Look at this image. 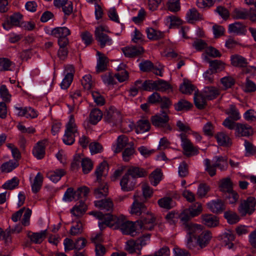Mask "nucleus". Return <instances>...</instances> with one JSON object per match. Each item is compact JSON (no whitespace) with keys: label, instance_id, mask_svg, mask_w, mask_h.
<instances>
[{"label":"nucleus","instance_id":"obj_1","mask_svg":"<svg viewBox=\"0 0 256 256\" xmlns=\"http://www.w3.org/2000/svg\"><path fill=\"white\" fill-rule=\"evenodd\" d=\"M134 202L131 206L130 213L136 216L143 215L136 221L140 230H152L154 226L155 218L154 215L146 211V208L143 204L144 200L142 196L135 194L134 196Z\"/></svg>","mask_w":256,"mask_h":256},{"label":"nucleus","instance_id":"obj_2","mask_svg":"<svg viewBox=\"0 0 256 256\" xmlns=\"http://www.w3.org/2000/svg\"><path fill=\"white\" fill-rule=\"evenodd\" d=\"M78 135V129L74 122V117L70 115L68 122L66 124V129L62 138L63 142L67 145H71L74 142L75 137Z\"/></svg>","mask_w":256,"mask_h":256},{"label":"nucleus","instance_id":"obj_3","mask_svg":"<svg viewBox=\"0 0 256 256\" xmlns=\"http://www.w3.org/2000/svg\"><path fill=\"white\" fill-rule=\"evenodd\" d=\"M168 110H162L160 113L152 116L151 118L152 124L156 127L160 128L165 132L171 130L172 128L168 124L169 118L168 116Z\"/></svg>","mask_w":256,"mask_h":256},{"label":"nucleus","instance_id":"obj_4","mask_svg":"<svg viewBox=\"0 0 256 256\" xmlns=\"http://www.w3.org/2000/svg\"><path fill=\"white\" fill-rule=\"evenodd\" d=\"M256 205V200L254 198L250 196L242 200L238 208L239 213L242 216L246 214L250 215L255 210Z\"/></svg>","mask_w":256,"mask_h":256},{"label":"nucleus","instance_id":"obj_5","mask_svg":"<svg viewBox=\"0 0 256 256\" xmlns=\"http://www.w3.org/2000/svg\"><path fill=\"white\" fill-rule=\"evenodd\" d=\"M105 31V28L102 26L96 28L95 30L96 40L102 48L106 46H110L112 44V38L104 32Z\"/></svg>","mask_w":256,"mask_h":256},{"label":"nucleus","instance_id":"obj_6","mask_svg":"<svg viewBox=\"0 0 256 256\" xmlns=\"http://www.w3.org/2000/svg\"><path fill=\"white\" fill-rule=\"evenodd\" d=\"M104 119L108 123L116 125L121 122L122 116L115 108L110 107L104 114Z\"/></svg>","mask_w":256,"mask_h":256},{"label":"nucleus","instance_id":"obj_7","mask_svg":"<svg viewBox=\"0 0 256 256\" xmlns=\"http://www.w3.org/2000/svg\"><path fill=\"white\" fill-rule=\"evenodd\" d=\"M108 219H106L104 223L107 226L114 230H120L126 220L122 215L120 216H116L110 214L108 216Z\"/></svg>","mask_w":256,"mask_h":256},{"label":"nucleus","instance_id":"obj_8","mask_svg":"<svg viewBox=\"0 0 256 256\" xmlns=\"http://www.w3.org/2000/svg\"><path fill=\"white\" fill-rule=\"evenodd\" d=\"M22 15L20 12H16L10 16L9 18L2 24L4 28L8 30L12 27L20 26V22Z\"/></svg>","mask_w":256,"mask_h":256},{"label":"nucleus","instance_id":"obj_9","mask_svg":"<svg viewBox=\"0 0 256 256\" xmlns=\"http://www.w3.org/2000/svg\"><path fill=\"white\" fill-rule=\"evenodd\" d=\"M120 185L121 189L124 192H130L134 189L136 185L135 180L130 178L126 173L122 176Z\"/></svg>","mask_w":256,"mask_h":256},{"label":"nucleus","instance_id":"obj_10","mask_svg":"<svg viewBox=\"0 0 256 256\" xmlns=\"http://www.w3.org/2000/svg\"><path fill=\"white\" fill-rule=\"evenodd\" d=\"M137 230H140L136 222L134 223L132 222L127 220H126L120 229L123 234H130L132 236H134V233Z\"/></svg>","mask_w":256,"mask_h":256},{"label":"nucleus","instance_id":"obj_11","mask_svg":"<svg viewBox=\"0 0 256 256\" xmlns=\"http://www.w3.org/2000/svg\"><path fill=\"white\" fill-rule=\"evenodd\" d=\"M66 74L60 84V86L62 89H67L72 83L74 72V68L72 66H68L66 68Z\"/></svg>","mask_w":256,"mask_h":256},{"label":"nucleus","instance_id":"obj_12","mask_svg":"<svg viewBox=\"0 0 256 256\" xmlns=\"http://www.w3.org/2000/svg\"><path fill=\"white\" fill-rule=\"evenodd\" d=\"M122 50L124 56L128 58L138 56L144 52V49L142 47L136 46L122 48Z\"/></svg>","mask_w":256,"mask_h":256},{"label":"nucleus","instance_id":"obj_13","mask_svg":"<svg viewBox=\"0 0 256 256\" xmlns=\"http://www.w3.org/2000/svg\"><path fill=\"white\" fill-rule=\"evenodd\" d=\"M212 238V233L208 230L202 232L197 236L199 248L202 250L206 248L210 243Z\"/></svg>","mask_w":256,"mask_h":256},{"label":"nucleus","instance_id":"obj_14","mask_svg":"<svg viewBox=\"0 0 256 256\" xmlns=\"http://www.w3.org/2000/svg\"><path fill=\"white\" fill-rule=\"evenodd\" d=\"M46 230H42L39 232H32L30 231L27 232V236L31 242L36 244H41L46 238Z\"/></svg>","mask_w":256,"mask_h":256},{"label":"nucleus","instance_id":"obj_15","mask_svg":"<svg viewBox=\"0 0 256 256\" xmlns=\"http://www.w3.org/2000/svg\"><path fill=\"white\" fill-rule=\"evenodd\" d=\"M180 136L182 141V146L185 154L188 156L191 155L192 152L195 151V148L192 143L187 138L184 134H180Z\"/></svg>","mask_w":256,"mask_h":256},{"label":"nucleus","instance_id":"obj_16","mask_svg":"<svg viewBox=\"0 0 256 256\" xmlns=\"http://www.w3.org/2000/svg\"><path fill=\"white\" fill-rule=\"evenodd\" d=\"M126 174L134 180L136 178L144 177L148 174L144 169L134 166H131L128 168Z\"/></svg>","mask_w":256,"mask_h":256},{"label":"nucleus","instance_id":"obj_17","mask_svg":"<svg viewBox=\"0 0 256 256\" xmlns=\"http://www.w3.org/2000/svg\"><path fill=\"white\" fill-rule=\"evenodd\" d=\"M184 228L186 231L188 236H196V234H199L202 230V226L192 222L184 224Z\"/></svg>","mask_w":256,"mask_h":256},{"label":"nucleus","instance_id":"obj_18","mask_svg":"<svg viewBox=\"0 0 256 256\" xmlns=\"http://www.w3.org/2000/svg\"><path fill=\"white\" fill-rule=\"evenodd\" d=\"M215 138L218 144L224 147H228L232 145V140L230 137L224 132H218Z\"/></svg>","mask_w":256,"mask_h":256},{"label":"nucleus","instance_id":"obj_19","mask_svg":"<svg viewBox=\"0 0 256 256\" xmlns=\"http://www.w3.org/2000/svg\"><path fill=\"white\" fill-rule=\"evenodd\" d=\"M94 206L100 208L106 212L112 211L114 207L113 202L110 199H105L94 202Z\"/></svg>","mask_w":256,"mask_h":256},{"label":"nucleus","instance_id":"obj_20","mask_svg":"<svg viewBox=\"0 0 256 256\" xmlns=\"http://www.w3.org/2000/svg\"><path fill=\"white\" fill-rule=\"evenodd\" d=\"M97 55L98 56V58L97 60L96 72L100 73L106 70L108 66L107 58L98 51L97 52Z\"/></svg>","mask_w":256,"mask_h":256},{"label":"nucleus","instance_id":"obj_21","mask_svg":"<svg viewBox=\"0 0 256 256\" xmlns=\"http://www.w3.org/2000/svg\"><path fill=\"white\" fill-rule=\"evenodd\" d=\"M207 206L210 211L214 213H220L224 210V205L220 200H212Z\"/></svg>","mask_w":256,"mask_h":256},{"label":"nucleus","instance_id":"obj_22","mask_svg":"<svg viewBox=\"0 0 256 256\" xmlns=\"http://www.w3.org/2000/svg\"><path fill=\"white\" fill-rule=\"evenodd\" d=\"M108 164L106 162H101L96 168L95 171V174L96 176V181L100 182L102 181V177L105 176L108 173Z\"/></svg>","mask_w":256,"mask_h":256},{"label":"nucleus","instance_id":"obj_23","mask_svg":"<svg viewBox=\"0 0 256 256\" xmlns=\"http://www.w3.org/2000/svg\"><path fill=\"white\" fill-rule=\"evenodd\" d=\"M158 204L160 208L166 210H170L176 206V202L172 198L168 196H165L159 199L158 200Z\"/></svg>","mask_w":256,"mask_h":256},{"label":"nucleus","instance_id":"obj_24","mask_svg":"<svg viewBox=\"0 0 256 256\" xmlns=\"http://www.w3.org/2000/svg\"><path fill=\"white\" fill-rule=\"evenodd\" d=\"M228 30L230 33L240 35L244 34L246 29L245 26L242 22H236L229 24Z\"/></svg>","mask_w":256,"mask_h":256},{"label":"nucleus","instance_id":"obj_25","mask_svg":"<svg viewBox=\"0 0 256 256\" xmlns=\"http://www.w3.org/2000/svg\"><path fill=\"white\" fill-rule=\"evenodd\" d=\"M66 174L63 169H56L55 170L50 171L47 173L46 176L52 182L56 183L59 181L62 176Z\"/></svg>","mask_w":256,"mask_h":256},{"label":"nucleus","instance_id":"obj_26","mask_svg":"<svg viewBox=\"0 0 256 256\" xmlns=\"http://www.w3.org/2000/svg\"><path fill=\"white\" fill-rule=\"evenodd\" d=\"M70 34V30L66 27H56L51 30L50 34L56 38H60L68 36Z\"/></svg>","mask_w":256,"mask_h":256},{"label":"nucleus","instance_id":"obj_27","mask_svg":"<svg viewBox=\"0 0 256 256\" xmlns=\"http://www.w3.org/2000/svg\"><path fill=\"white\" fill-rule=\"evenodd\" d=\"M236 131L238 135L242 136H248L252 132L250 126L240 123H237Z\"/></svg>","mask_w":256,"mask_h":256},{"label":"nucleus","instance_id":"obj_28","mask_svg":"<svg viewBox=\"0 0 256 256\" xmlns=\"http://www.w3.org/2000/svg\"><path fill=\"white\" fill-rule=\"evenodd\" d=\"M232 64L236 67L245 68L248 65L247 60L243 56L236 54L230 58Z\"/></svg>","mask_w":256,"mask_h":256},{"label":"nucleus","instance_id":"obj_29","mask_svg":"<svg viewBox=\"0 0 256 256\" xmlns=\"http://www.w3.org/2000/svg\"><path fill=\"white\" fill-rule=\"evenodd\" d=\"M153 86L154 90L160 92H165L172 89V86L170 84L166 81L160 79L154 81Z\"/></svg>","mask_w":256,"mask_h":256},{"label":"nucleus","instance_id":"obj_30","mask_svg":"<svg viewBox=\"0 0 256 256\" xmlns=\"http://www.w3.org/2000/svg\"><path fill=\"white\" fill-rule=\"evenodd\" d=\"M129 144L126 136L124 134L120 136L117 138L116 146H114V152L115 153L120 152L126 145H129Z\"/></svg>","mask_w":256,"mask_h":256},{"label":"nucleus","instance_id":"obj_31","mask_svg":"<svg viewBox=\"0 0 256 256\" xmlns=\"http://www.w3.org/2000/svg\"><path fill=\"white\" fill-rule=\"evenodd\" d=\"M43 179L44 178L41 173L38 172L31 184L32 192L36 194L40 190L42 184Z\"/></svg>","mask_w":256,"mask_h":256},{"label":"nucleus","instance_id":"obj_32","mask_svg":"<svg viewBox=\"0 0 256 256\" xmlns=\"http://www.w3.org/2000/svg\"><path fill=\"white\" fill-rule=\"evenodd\" d=\"M102 112L98 108L92 109L89 114V121L92 124H96L102 117Z\"/></svg>","mask_w":256,"mask_h":256},{"label":"nucleus","instance_id":"obj_33","mask_svg":"<svg viewBox=\"0 0 256 256\" xmlns=\"http://www.w3.org/2000/svg\"><path fill=\"white\" fill-rule=\"evenodd\" d=\"M203 223L208 227H214L218 226V220L214 215L209 214L202 216Z\"/></svg>","mask_w":256,"mask_h":256},{"label":"nucleus","instance_id":"obj_34","mask_svg":"<svg viewBox=\"0 0 256 256\" xmlns=\"http://www.w3.org/2000/svg\"><path fill=\"white\" fill-rule=\"evenodd\" d=\"M86 210V206L82 200L80 202L78 205H76L71 210V213L74 216L80 217Z\"/></svg>","mask_w":256,"mask_h":256},{"label":"nucleus","instance_id":"obj_35","mask_svg":"<svg viewBox=\"0 0 256 256\" xmlns=\"http://www.w3.org/2000/svg\"><path fill=\"white\" fill-rule=\"evenodd\" d=\"M206 97L202 94L195 92L194 96V102L196 107L200 110L203 109L206 105Z\"/></svg>","mask_w":256,"mask_h":256},{"label":"nucleus","instance_id":"obj_36","mask_svg":"<svg viewBox=\"0 0 256 256\" xmlns=\"http://www.w3.org/2000/svg\"><path fill=\"white\" fill-rule=\"evenodd\" d=\"M232 17L234 19L245 20L250 18V12L245 8H236L232 12Z\"/></svg>","mask_w":256,"mask_h":256},{"label":"nucleus","instance_id":"obj_37","mask_svg":"<svg viewBox=\"0 0 256 256\" xmlns=\"http://www.w3.org/2000/svg\"><path fill=\"white\" fill-rule=\"evenodd\" d=\"M150 124L148 120H140L138 122L136 127V132L137 134H142L148 132L150 129Z\"/></svg>","mask_w":256,"mask_h":256},{"label":"nucleus","instance_id":"obj_38","mask_svg":"<svg viewBox=\"0 0 256 256\" xmlns=\"http://www.w3.org/2000/svg\"><path fill=\"white\" fill-rule=\"evenodd\" d=\"M195 90L194 86L188 80H184L180 86V90L184 94H190Z\"/></svg>","mask_w":256,"mask_h":256},{"label":"nucleus","instance_id":"obj_39","mask_svg":"<svg viewBox=\"0 0 256 256\" xmlns=\"http://www.w3.org/2000/svg\"><path fill=\"white\" fill-rule=\"evenodd\" d=\"M220 190L224 192H230L232 190V183L230 178L222 179L220 185Z\"/></svg>","mask_w":256,"mask_h":256},{"label":"nucleus","instance_id":"obj_40","mask_svg":"<svg viewBox=\"0 0 256 256\" xmlns=\"http://www.w3.org/2000/svg\"><path fill=\"white\" fill-rule=\"evenodd\" d=\"M210 70L214 73L218 71H222L224 68V64L220 60H215L209 61Z\"/></svg>","mask_w":256,"mask_h":256},{"label":"nucleus","instance_id":"obj_41","mask_svg":"<svg viewBox=\"0 0 256 256\" xmlns=\"http://www.w3.org/2000/svg\"><path fill=\"white\" fill-rule=\"evenodd\" d=\"M108 194V187L106 184L102 183L94 190V194L96 198L106 196Z\"/></svg>","mask_w":256,"mask_h":256},{"label":"nucleus","instance_id":"obj_42","mask_svg":"<svg viewBox=\"0 0 256 256\" xmlns=\"http://www.w3.org/2000/svg\"><path fill=\"white\" fill-rule=\"evenodd\" d=\"M192 106V104L183 99L180 100L174 104V108L177 111L188 110Z\"/></svg>","mask_w":256,"mask_h":256},{"label":"nucleus","instance_id":"obj_43","mask_svg":"<svg viewBox=\"0 0 256 256\" xmlns=\"http://www.w3.org/2000/svg\"><path fill=\"white\" fill-rule=\"evenodd\" d=\"M45 148L44 144L38 142L33 150V154L38 159H42L44 157Z\"/></svg>","mask_w":256,"mask_h":256},{"label":"nucleus","instance_id":"obj_44","mask_svg":"<svg viewBox=\"0 0 256 256\" xmlns=\"http://www.w3.org/2000/svg\"><path fill=\"white\" fill-rule=\"evenodd\" d=\"M148 38L150 40H157L163 38L164 34L163 32L155 30L150 28L146 30Z\"/></svg>","mask_w":256,"mask_h":256},{"label":"nucleus","instance_id":"obj_45","mask_svg":"<svg viewBox=\"0 0 256 256\" xmlns=\"http://www.w3.org/2000/svg\"><path fill=\"white\" fill-rule=\"evenodd\" d=\"M186 246L190 250H200L197 236H188Z\"/></svg>","mask_w":256,"mask_h":256},{"label":"nucleus","instance_id":"obj_46","mask_svg":"<svg viewBox=\"0 0 256 256\" xmlns=\"http://www.w3.org/2000/svg\"><path fill=\"white\" fill-rule=\"evenodd\" d=\"M186 18L189 22H192L194 20H198L202 19V15L198 12L195 8L188 10L186 14Z\"/></svg>","mask_w":256,"mask_h":256},{"label":"nucleus","instance_id":"obj_47","mask_svg":"<svg viewBox=\"0 0 256 256\" xmlns=\"http://www.w3.org/2000/svg\"><path fill=\"white\" fill-rule=\"evenodd\" d=\"M203 94L208 100H212L218 94V90L214 87L206 86L204 88Z\"/></svg>","mask_w":256,"mask_h":256},{"label":"nucleus","instance_id":"obj_48","mask_svg":"<svg viewBox=\"0 0 256 256\" xmlns=\"http://www.w3.org/2000/svg\"><path fill=\"white\" fill-rule=\"evenodd\" d=\"M162 173L160 170H156L150 174L149 176L151 184L156 186L162 180Z\"/></svg>","mask_w":256,"mask_h":256},{"label":"nucleus","instance_id":"obj_49","mask_svg":"<svg viewBox=\"0 0 256 256\" xmlns=\"http://www.w3.org/2000/svg\"><path fill=\"white\" fill-rule=\"evenodd\" d=\"M129 146L130 147L125 148L122 152L123 160L125 162L129 161L135 152L134 143L132 142H130Z\"/></svg>","mask_w":256,"mask_h":256},{"label":"nucleus","instance_id":"obj_50","mask_svg":"<svg viewBox=\"0 0 256 256\" xmlns=\"http://www.w3.org/2000/svg\"><path fill=\"white\" fill-rule=\"evenodd\" d=\"M80 162L83 172L84 174L89 173L93 168V164L91 160L88 158H84Z\"/></svg>","mask_w":256,"mask_h":256},{"label":"nucleus","instance_id":"obj_51","mask_svg":"<svg viewBox=\"0 0 256 256\" xmlns=\"http://www.w3.org/2000/svg\"><path fill=\"white\" fill-rule=\"evenodd\" d=\"M138 247L137 246L136 240H128L126 243L125 250L130 254L138 253Z\"/></svg>","mask_w":256,"mask_h":256},{"label":"nucleus","instance_id":"obj_52","mask_svg":"<svg viewBox=\"0 0 256 256\" xmlns=\"http://www.w3.org/2000/svg\"><path fill=\"white\" fill-rule=\"evenodd\" d=\"M226 112L230 115L234 120H238L240 118L238 110L234 105H230L229 108L226 110Z\"/></svg>","mask_w":256,"mask_h":256},{"label":"nucleus","instance_id":"obj_53","mask_svg":"<svg viewBox=\"0 0 256 256\" xmlns=\"http://www.w3.org/2000/svg\"><path fill=\"white\" fill-rule=\"evenodd\" d=\"M18 164L17 162L10 160L8 162L3 164L1 166V170L2 172H9L18 166Z\"/></svg>","mask_w":256,"mask_h":256},{"label":"nucleus","instance_id":"obj_54","mask_svg":"<svg viewBox=\"0 0 256 256\" xmlns=\"http://www.w3.org/2000/svg\"><path fill=\"white\" fill-rule=\"evenodd\" d=\"M82 84L85 90H89L93 86L94 82L92 80V76L90 74L84 76L81 81Z\"/></svg>","mask_w":256,"mask_h":256},{"label":"nucleus","instance_id":"obj_55","mask_svg":"<svg viewBox=\"0 0 256 256\" xmlns=\"http://www.w3.org/2000/svg\"><path fill=\"white\" fill-rule=\"evenodd\" d=\"M89 192V188L86 186L79 188L75 191L76 200L85 198Z\"/></svg>","mask_w":256,"mask_h":256},{"label":"nucleus","instance_id":"obj_56","mask_svg":"<svg viewBox=\"0 0 256 256\" xmlns=\"http://www.w3.org/2000/svg\"><path fill=\"white\" fill-rule=\"evenodd\" d=\"M224 218L231 224H236L240 220L239 216L236 213L230 212H226L224 213Z\"/></svg>","mask_w":256,"mask_h":256},{"label":"nucleus","instance_id":"obj_57","mask_svg":"<svg viewBox=\"0 0 256 256\" xmlns=\"http://www.w3.org/2000/svg\"><path fill=\"white\" fill-rule=\"evenodd\" d=\"M14 64L7 58H0V71L11 70L10 66Z\"/></svg>","mask_w":256,"mask_h":256},{"label":"nucleus","instance_id":"obj_58","mask_svg":"<svg viewBox=\"0 0 256 256\" xmlns=\"http://www.w3.org/2000/svg\"><path fill=\"white\" fill-rule=\"evenodd\" d=\"M83 231V226L82 223L78 221L76 224L72 226L70 230V234L72 236H77L81 234Z\"/></svg>","mask_w":256,"mask_h":256},{"label":"nucleus","instance_id":"obj_59","mask_svg":"<svg viewBox=\"0 0 256 256\" xmlns=\"http://www.w3.org/2000/svg\"><path fill=\"white\" fill-rule=\"evenodd\" d=\"M226 193V197L228 202L230 204H234L236 202L239 198V195L236 192L232 190Z\"/></svg>","mask_w":256,"mask_h":256},{"label":"nucleus","instance_id":"obj_60","mask_svg":"<svg viewBox=\"0 0 256 256\" xmlns=\"http://www.w3.org/2000/svg\"><path fill=\"white\" fill-rule=\"evenodd\" d=\"M188 210H190L191 216L192 217L198 216L202 211V204L200 203L196 202L192 204Z\"/></svg>","mask_w":256,"mask_h":256},{"label":"nucleus","instance_id":"obj_61","mask_svg":"<svg viewBox=\"0 0 256 256\" xmlns=\"http://www.w3.org/2000/svg\"><path fill=\"white\" fill-rule=\"evenodd\" d=\"M114 77V75L110 72H106L102 76L103 82L107 85H112L116 84Z\"/></svg>","mask_w":256,"mask_h":256},{"label":"nucleus","instance_id":"obj_62","mask_svg":"<svg viewBox=\"0 0 256 256\" xmlns=\"http://www.w3.org/2000/svg\"><path fill=\"white\" fill-rule=\"evenodd\" d=\"M209 186L206 184L202 183L198 186L197 194L200 198L204 197L210 190Z\"/></svg>","mask_w":256,"mask_h":256},{"label":"nucleus","instance_id":"obj_63","mask_svg":"<svg viewBox=\"0 0 256 256\" xmlns=\"http://www.w3.org/2000/svg\"><path fill=\"white\" fill-rule=\"evenodd\" d=\"M19 183L18 180L14 177L10 180H8L2 185V188L7 190H12L16 187Z\"/></svg>","mask_w":256,"mask_h":256},{"label":"nucleus","instance_id":"obj_64","mask_svg":"<svg viewBox=\"0 0 256 256\" xmlns=\"http://www.w3.org/2000/svg\"><path fill=\"white\" fill-rule=\"evenodd\" d=\"M76 200L75 192L72 188H68L64 194L62 200L67 202H72L73 200Z\"/></svg>","mask_w":256,"mask_h":256}]
</instances>
